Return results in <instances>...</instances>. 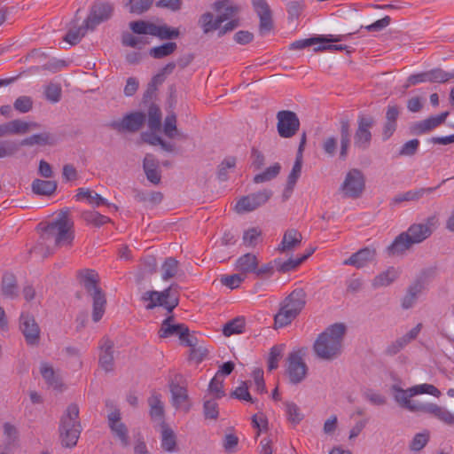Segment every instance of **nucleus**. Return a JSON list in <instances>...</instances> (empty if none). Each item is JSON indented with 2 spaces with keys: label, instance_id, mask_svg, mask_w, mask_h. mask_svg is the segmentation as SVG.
I'll return each mask as SVG.
<instances>
[{
  "label": "nucleus",
  "instance_id": "nucleus-1",
  "mask_svg": "<svg viewBox=\"0 0 454 454\" xmlns=\"http://www.w3.org/2000/svg\"><path fill=\"white\" fill-rule=\"evenodd\" d=\"M345 332L343 324H333L321 333L313 345L317 357L325 361L336 359L342 351Z\"/></svg>",
  "mask_w": 454,
  "mask_h": 454
},
{
  "label": "nucleus",
  "instance_id": "nucleus-2",
  "mask_svg": "<svg viewBox=\"0 0 454 454\" xmlns=\"http://www.w3.org/2000/svg\"><path fill=\"white\" fill-rule=\"evenodd\" d=\"M74 238V222L68 211H61L43 229L40 239L47 247H65L71 245Z\"/></svg>",
  "mask_w": 454,
  "mask_h": 454
},
{
  "label": "nucleus",
  "instance_id": "nucleus-3",
  "mask_svg": "<svg viewBox=\"0 0 454 454\" xmlns=\"http://www.w3.org/2000/svg\"><path fill=\"white\" fill-rule=\"evenodd\" d=\"M81 286L92 299V320L98 323L106 312V298L99 286L98 274L93 270H82L78 272Z\"/></svg>",
  "mask_w": 454,
  "mask_h": 454
},
{
  "label": "nucleus",
  "instance_id": "nucleus-4",
  "mask_svg": "<svg viewBox=\"0 0 454 454\" xmlns=\"http://www.w3.org/2000/svg\"><path fill=\"white\" fill-rule=\"evenodd\" d=\"M307 303V293L303 288L294 289L280 303L278 313L274 316L276 328L290 325L303 310Z\"/></svg>",
  "mask_w": 454,
  "mask_h": 454
},
{
  "label": "nucleus",
  "instance_id": "nucleus-5",
  "mask_svg": "<svg viewBox=\"0 0 454 454\" xmlns=\"http://www.w3.org/2000/svg\"><path fill=\"white\" fill-rule=\"evenodd\" d=\"M59 439L61 445L65 448H73L77 444L82 432V426L79 419V407L75 403L67 406L66 411L60 418Z\"/></svg>",
  "mask_w": 454,
  "mask_h": 454
},
{
  "label": "nucleus",
  "instance_id": "nucleus-6",
  "mask_svg": "<svg viewBox=\"0 0 454 454\" xmlns=\"http://www.w3.org/2000/svg\"><path fill=\"white\" fill-rule=\"evenodd\" d=\"M393 395L395 402L403 408L411 411H419L422 403L412 401L411 397L419 394H428L438 397L441 395L440 390L431 384H421L410 387L406 390L394 385L392 387Z\"/></svg>",
  "mask_w": 454,
  "mask_h": 454
},
{
  "label": "nucleus",
  "instance_id": "nucleus-7",
  "mask_svg": "<svg viewBox=\"0 0 454 454\" xmlns=\"http://www.w3.org/2000/svg\"><path fill=\"white\" fill-rule=\"evenodd\" d=\"M365 188V177L358 168L350 169L340 186V191L344 198L357 199Z\"/></svg>",
  "mask_w": 454,
  "mask_h": 454
},
{
  "label": "nucleus",
  "instance_id": "nucleus-8",
  "mask_svg": "<svg viewBox=\"0 0 454 454\" xmlns=\"http://www.w3.org/2000/svg\"><path fill=\"white\" fill-rule=\"evenodd\" d=\"M142 301L148 302L145 305L146 309H153L157 306L164 307L168 312L178 305V299L171 292V286L162 292L147 291L143 294Z\"/></svg>",
  "mask_w": 454,
  "mask_h": 454
},
{
  "label": "nucleus",
  "instance_id": "nucleus-9",
  "mask_svg": "<svg viewBox=\"0 0 454 454\" xmlns=\"http://www.w3.org/2000/svg\"><path fill=\"white\" fill-rule=\"evenodd\" d=\"M375 125V119L371 115L360 114L357 117V129L354 135V145L360 150L370 147L372 135L371 129Z\"/></svg>",
  "mask_w": 454,
  "mask_h": 454
},
{
  "label": "nucleus",
  "instance_id": "nucleus-10",
  "mask_svg": "<svg viewBox=\"0 0 454 454\" xmlns=\"http://www.w3.org/2000/svg\"><path fill=\"white\" fill-rule=\"evenodd\" d=\"M272 195L273 192L271 190L264 189L262 191L243 196L236 203L235 209L239 214L254 211L266 204Z\"/></svg>",
  "mask_w": 454,
  "mask_h": 454
},
{
  "label": "nucleus",
  "instance_id": "nucleus-11",
  "mask_svg": "<svg viewBox=\"0 0 454 454\" xmlns=\"http://www.w3.org/2000/svg\"><path fill=\"white\" fill-rule=\"evenodd\" d=\"M308 374V366L299 351L291 352L287 357L286 375L289 381L297 385L303 381Z\"/></svg>",
  "mask_w": 454,
  "mask_h": 454
},
{
  "label": "nucleus",
  "instance_id": "nucleus-12",
  "mask_svg": "<svg viewBox=\"0 0 454 454\" xmlns=\"http://www.w3.org/2000/svg\"><path fill=\"white\" fill-rule=\"evenodd\" d=\"M438 225V217L435 215L425 219L424 223H413L406 231L411 242L419 244L429 238Z\"/></svg>",
  "mask_w": 454,
  "mask_h": 454
},
{
  "label": "nucleus",
  "instance_id": "nucleus-13",
  "mask_svg": "<svg viewBox=\"0 0 454 454\" xmlns=\"http://www.w3.org/2000/svg\"><path fill=\"white\" fill-rule=\"evenodd\" d=\"M277 120L278 133L283 138H290L299 130L300 120L296 114L292 111H279L277 114Z\"/></svg>",
  "mask_w": 454,
  "mask_h": 454
},
{
  "label": "nucleus",
  "instance_id": "nucleus-14",
  "mask_svg": "<svg viewBox=\"0 0 454 454\" xmlns=\"http://www.w3.org/2000/svg\"><path fill=\"white\" fill-rule=\"evenodd\" d=\"M145 121V114L140 112L130 113L121 120H114L107 127L118 132H136L139 130Z\"/></svg>",
  "mask_w": 454,
  "mask_h": 454
},
{
  "label": "nucleus",
  "instance_id": "nucleus-15",
  "mask_svg": "<svg viewBox=\"0 0 454 454\" xmlns=\"http://www.w3.org/2000/svg\"><path fill=\"white\" fill-rule=\"evenodd\" d=\"M114 12V5L107 2H96L85 20L87 28L94 30L100 23L108 20Z\"/></svg>",
  "mask_w": 454,
  "mask_h": 454
},
{
  "label": "nucleus",
  "instance_id": "nucleus-16",
  "mask_svg": "<svg viewBox=\"0 0 454 454\" xmlns=\"http://www.w3.org/2000/svg\"><path fill=\"white\" fill-rule=\"evenodd\" d=\"M121 419V411L118 409H114L107 415L108 426L111 432L120 440L123 447H128L129 445L128 428Z\"/></svg>",
  "mask_w": 454,
  "mask_h": 454
},
{
  "label": "nucleus",
  "instance_id": "nucleus-17",
  "mask_svg": "<svg viewBox=\"0 0 454 454\" xmlns=\"http://www.w3.org/2000/svg\"><path fill=\"white\" fill-rule=\"evenodd\" d=\"M354 33H348L346 35H321L318 37H311L307 39H301L296 40L293 42L289 49L294 51L302 50L307 47L315 45L318 43H328V42H342V41H348V38H350Z\"/></svg>",
  "mask_w": 454,
  "mask_h": 454
},
{
  "label": "nucleus",
  "instance_id": "nucleus-18",
  "mask_svg": "<svg viewBox=\"0 0 454 454\" xmlns=\"http://www.w3.org/2000/svg\"><path fill=\"white\" fill-rule=\"evenodd\" d=\"M20 322L27 343L31 346L36 345L40 339V329L34 317L22 314Z\"/></svg>",
  "mask_w": 454,
  "mask_h": 454
},
{
  "label": "nucleus",
  "instance_id": "nucleus-19",
  "mask_svg": "<svg viewBox=\"0 0 454 454\" xmlns=\"http://www.w3.org/2000/svg\"><path fill=\"white\" fill-rule=\"evenodd\" d=\"M99 365L106 372L114 370V342L107 337L100 340L99 344Z\"/></svg>",
  "mask_w": 454,
  "mask_h": 454
},
{
  "label": "nucleus",
  "instance_id": "nucleus-20",
  "mask_svg": "<svg viewBox=\"0 0 454 454\" xmlns=\"http://www.w3.org/2000/svg\"><path fill=\"white\" fill-rule=\"evenodd\" d=\"M254 9L260 18V32L264 35L272 28L270 8L266 0H252Z\"/></svg>",
  "mask_w": 454,
  "mask_h": 454
},
{
  "label": "nucleus",
  "instance_id": "nucleus-21",
  "mask_svg": "<svg viewBox=\"0 0 454 454\" xmlns=\"http://www.w3.org/2000/svg\"><path fill=\"white\" fill-rule=\"evenodd\" d=\"M422 328L421 324H418L403 336L396 339L387 345L385 353L387 356H395L403 350L409 343L416 340Z\"/></svg>",
  "mask_w": 454,
  "mask_h": 454
},
{
  "label": "nucleus",
  "instance_id": "nucleus-22",
  "mask_svg": "<svg viewBox=\"0 0 454 454\" xmlns=\"http://www.w3.org/2000/svg\"><path fill=\"white\" fill-rule=\"evenodd\" d=\"M171 392V403L176 409L189 410L187 388L176 381H172L169 385Z\"/></svg>",
  "mask_w": 454,
  "mask_h": 454
},
{
  "label": "nucleus",
  "instance_id": "nucleus-23",
  "mask_svg": "<svg viewBox=\"0 0 454 454\" xmlns=\"http://www.w3.org/2000/svg\"><path fill=\"white\" fill-rule=\"evenodd\" d=\"M376 251L373 248L364 247L353 254L343 262L344 265H351L357 269L366 266L375 259Z\"/></svg>",
  "mask_w": 454,
  "mask_h": 454
},
{
  "label": "nucleus",
  "instance_id": "nucleus-24",
  "mask_svg": "<svg viewBox=\"0 0 454 454\" xmlns=\"http://www.w3.org/2000/svg\"><path fill=\"white\" fill-rule=\"evenodd\" d=\"M187 331V326L184 324H176L173 316L168 317L161 323L159 330L160 338H168L170 336L183 337Z\"/></svg>",
  "mask_w": 454,
  "mask_h": 454
},
{
  "label": "nucleus",
  "instance_id": "nucleus-25",
  "mask_svg": "<svg viewBox=\"0 0 454 454\" xmlns=\"http://www.w3.org/2000/svg\"><path fill=\"white\" fill-rule=\"evenodd\" d=\"M441 184L435 187H420L413 190L407 191L403 193H399L393 198V203L399 204L404 201H419L425 196H427L436 191Z\"/></svg>",
  "mask_w": 454,
  "mask_h": 454
},
{
  "label": "nucleus",
  "instance_id": "nucleus-26",
  "mask_svg": "<svg viewBox=\"0 0 454 454\" xmlns=\"http://www.w3.org/2000/svg\"><path fill=\"white\" fill-rule=\"evenodd\" d=\"M399 107L395 105H388L386 110V121L383 126V140L389 139L397 127V119L399 117Z\"/></svg>",
  "mask_w": 454,
  "mask_h": 454
},
{
  "label": "nucleus",
  "instance_id": "nucleus-27",
  "mask_svg": "<svg viewBox=\"0 0 454 454\" xmlns=\"http://www.w3.org/2000/svg\"><path fill=\"white\" fill-rule=\"evenodd\" d=\"M419 412L431 414L445 424H454V415L446 408L439 406L435 403H423Z\"/></svg>",
  "mask_w": 454,
  "mask_h": 454
},
{
  "label": "nucleus",
  "instance_id": "nucleus-28",
  "mask_svg": "<svg viewBox=\"0 0 454 454\" xmlns=\"http://www.w3.org/2000/svg\"><path fill=\"white\" fill-rule=\"evenodd\" d=\"M143 168L149 182L153 184H159L160 183L161 175L159 170L158 160L153 154H146L145 156Z\"/></svg>",
  "mask_w": 454,
  "mask_h": 454
},
{
  "label": "nucleus",
  "instance_id": "nucleus-29",
  "mask_svg": "<svg viewBox=\"0 0 454 454\" xmlns=\"http://www.w3.org/2000/svg\"><path fill=\"white\" fill-rule=\"evenodd\" d=\"M449 114L450 113L446 111L438 115L430 116L423 121L417 122L414 126V129L418 134L427 133L442 124Z\"/></svg>",
  "mask_w": 454,
  "mask_h": 454
},
{
  "label": "nucleus",
  "instance_id": "nucleus-30",
  "mask_svg": "<svg viewBox=\"0 0 454 454\" xmlns=\"http://www.w3.org/2000/svg\"><path fill=\"white\" fill-rule=\"evenodd\" d=\"M258 264L259 261L256 255L251 253H247L237 259L235 270L246 277L247 274L254 273Z\"/></svg>",
  "mask_w": 454,
  "mask_h": 454
},
{
  "label": "nucleus",
  "instance_id": "nucleus-31",
  "mask_svg": "<svg viewBox=\"0 0 454 454\" xmlns=\"http://www.w3.org/2000/svg\"><path fill=\"white\" fill-rule=\"evenodd\" d=\"M399 277V271L395 267H389L386 270L378 274L372 282L373 288H380L390 286Z\"/></svg>",
  "mask_w": 454,
  "mask_h": 454
},
{
  "label": "nucleus",
  "instance_id": "nucleus-32",
  "mask_svg": "<svg viewBox=\"0 0 454 454\" xmlns=\"http://www.w3.org/2000/svg\"><path fill=\"white\" fill-rule=\"evenodd\" d=\"M301 239L302 236L301 232L295 229H289L284 233L282 241L278 246V250L280 252L290 251L299 246Z\"/></svg>",
  "mask_w": 454,
  "mask_h": 454
},
{
  "label": "nucleus",
  "instance_id": "nucleus-33",
  "mask_svg": "<svg viewBox=\"0 0 454 454\" xmlns=\"http://www.w3.org/2000/svg\"><path fill=\"white\" fill-rule=\"evenodd\" d=\"M148 404L150 406V417L153 420L163 421L164 418V404L161 401V395L157 393H153L148 398Z\"/></svg>",
  "mask_w": 454,
  "mask_h": 454
},
{
  "label": "nucleus",
  "instance_id": "nucleus-34",
  "mask_svg": "<svg viewBox=\"0 0 454 454\" xmlns=\"http://www.w3.org/2000/svg\"><path fill=\"white\" fill-rule=\"evenodd\" d=\"M413 243L407 232L399 234L392 244L387 247L389 254L395 255L401 254L412 247Z\"/></svg>",
  "mask_w": 454,
  "mask_h": 454
},
{
  "label": "nucleus",
  "instance_id": "nucleus-35",
  "mask_svg": "<svg viewBox=\"0 0 454 454\" xmlns=\"http://www.w3.org/2000/svg\"><path fill=\"white\" fill-rule=\"evenodd\" d=\"M214 9L217 12V16L221 20L222 23L231 19L238 11V8L229 0H219L215 2Z\"/></svg>",
  "mask_w": 454,
  "mask_h": 454
},
{
  "label": "nucleus",
  "instance_id": "nucleus-36",
  "mask_svg": "<svg viewBox=\"0 0 454 454\" xmlns=\"http://www.w3.org/2000/svg\"><path fill=\"white\" fill-rule=\"evenodd\" d=\"M32 191L38 195L50 196L55 192L57 184L54 181L35 179L32 183Z\"/></svg>",
  "mask_w": 454,
  "mask_h": 454
},
{
  "label": "nucleus",
  "instance_id": "nucleus-37",
  "mask_svg": "<svg viewBox=\"0 0 454 454\" xmlns=\"http://www.w3.org/2000/svg\"><path fill=\"white\" fill-rule=\"evenodd\" d=\"M2 293L7 297L13 299L18 295L17 281L14 275L5 273L2 278Z\"/></svg>",
  "mask_w": 454,
  "mask_h": 454
},
{
  "label": "nucleus",
  "instance_id": "nucleus-38",
  "mask_svg": "<svg viewBox=\"0 0 454 454\" xmlns=\"http://www.w3.org/2000/svg\"><path fill=\"white\" fill-rule=\"evenodd\" d=\"M176 435L173 430L165 424L161 423V447L168 452H173L176 450Z\"/></svg>",
  "mask_w": 454,
  "mask_h": 454
},
{
  "label": "nucleus",
  "instance_id": "nucleus-39",
  "mask_svg": "<svg viewBox=\"0 0 454 454\" xmlns=\"http://www.w3.org/2000/svg\"><path fill=\"white\" fill-rule=\"evenodd\" d=\"M164 134L168 138H174L178 137L182 139H186L187 136L182 132H179L176 128V116L175 114H168L164 121L163 125Z\"/></svg>",
  "mask_w": 454,
  "mask_h": 454
},
{
  "label": "nucleus",
  "instance_id": "nucleus-40",
  "mask_svg": "<svg viewBox=\"0 0 454 454\" xmlns=\"http://www.w3.org/2000/svg\"><path fill=\"white\" fill-rule=\"evenodd\" d=\"M179 271V262L174 257H168L161 265V278L164 281L175 278Z\"/></svg>",
  "mask_w": 454,
  "mask_h": 454
},
{
  "label": "nucleus",
  "instance_id": "nucleus-41",
  "mask_svg": "<svg viewBox=\"0 0 454 454\" xmlns=\"http://www.w3.org/2000/svg\"><path fill=\"white\" fill-rule=\"evenodd\" d=\"M82 219L90 225L100 227L110 222V218L94 210L83 211L81 214Z\"/></svg>",
  "mask_w": 454,
  "mask_h": 454
},
{
  "label": "nucleus",
  "instance_id": "nucleus-42",
  "mask_svg": "<svg viewBox=\"0 0 454 454\" xmlns=\"http://www.w3.org/2000/svg\"><path fill=\"white\" fill-rule=\"evenodd\" d=\"M350 145V129L348 121H342L340 123V158L346 159L348 147Z\"/></svg>",
  "mask_w": 454,
  "mask_h": 454
},
{
  "label": "nucleus",
  "instance_id": "nucleus-43",
  "mask_svg": "<svg viewBox=\"0 0 454 454\" xmlns=\"http://www.w3.org/2000/svg\"><path fill=\"white\" fill-rule=\"evenodd\" d=\"M244 328L245 319L239 317L226 323L223 326V333L225 336L229 337L243 333Z\"/></svg>",
  "mask_w": 454,
  "mask_h": 454
},
{
  "label": "nucleus",
  "instance_id": "nucleus-44",
  "mask_svg": "<svg viewBox=\"0 0 454 454\" xmlns=\"http://www.w3.org/2000/svg\"><path fill=\"white\" fill-rule=\"evenodd\" d=\"M161 126V112L154 104L151 105L148 109V127L152 131H156Z\"/></svg>",
  "mask_w": 454,
  "mask_h": 454
},
{
  "label": "nucleus",
  "instance_id": "nucleus-45",
  "mask_svg": "<svg viewBox=\"0 0 454 454\" xmlns=\"http://www.w3.org/2000/svg\"><path fill=\"white\" fill-rule=\"evenodd\" d=\"M201 24V27L203 28L204 33H208L213 30H215L220 27L222 22L221 20L216 16L214 18V15L211 12H206L200 17V20Z\"/></svg>",
  "mask_w": 454,
  "mask_h": 454
},
{
  "label": "nucleus",
  "instance_id": "nucleus-46",
  "mask_svg": "<svg viewBox=\"0 0 454 454\" xmlns=\"http://www.w3.org/2000/svg\"><path fill=\"white\" fill-rule=\"evenodd\" d=\"M40 372L47 384L53 388H59L60 386L58 377L55 375L53 368L47 363H43L40 366Z\"/></svg>",
  "mask_w": 454,
  "mask_h": 454
},
{
  "label": "nucleus",
  "instance_id": "nucleus-47",
  "mask_svg": "<svg viewBox=\"0 0 454 454\" xmlns=\"http://www.w3.org/2000/svg\"><path fill=\"white\" fill-rule=\"evenodd\" d=\"M280 168L281 167L279 163H275L274 165L267 168L263 172L255 175L254 182L255 184H261L270 181L279 174Z\"/></svg>",
  "mask_w": 454,
  "mask_h": 454
},
{
  "label": "nucleus",
  "instance_id": "nucleus-48",
  "mask_svg": "<svg viewBox=\"0 0 454 454\" xmlns=\"http://www.w3.org/2000/svg\"><path fill=\"white\" fill-rule=\"evenodd\" d=\"M284 404L288 421L294 425L299 424L302 420L303 415L298 405L293 402H286Z\"/></svg>",
  "mask_w": 454,
  "mask_h": 454
},
{
  "label": "nucleus",
  "instance_id": "nucleus-49",
  "mask_svg": "<svg viewBox=\"0 0 454 454\" xmlns=\"http://www.w3.org/2000/svg\"><path fill=\"white\" fill-rule=\"evenodd\" d=\"M151 32L152 35L157 36L162 40L176 38L179 35V31L177 29L171 28L166 25L157 26L154 24Z\"/></svg>",
  "mask_w": 454,
  "mask_h": 454
},
{
  "label": "nucleus",
  "instance_id": "nucleus-50",
  "mask_svg": "<svg viewBox=\"0 0 454 454\" xmlns=\"http://www.w3.org/2000/svg\"><path fill=\"white\" fill-rule=\"evenodd\" d=\"M176 43L173 42L163 43L150 50V55L154 59H161L172 54L176 50Z\"/></svg>",
  "mask_w": 454,
  "mask_h": 454
},
{
  "label": "nucleus",
  "instance_id": "nucleus-51",
  "mask_svg": "<svg viewBox=\"0 0 454 454\" xmlns=\"http://www.w3.org/2000/svg\"><path fill=\"white\" fill-rule=\"evenodd\" d=\"M88 30H90V28H87L86 23L84 21L82 26L69 29L64 39L68 43L75 45L86 35Z\"/></svg>",
  "mask_w": 454,
  "mask_h": 454
},
{
  "label": "nucleus",
  "instance_id": "nucleus-52",
  "mask_svg": "<svg viewBox=\"0 0 454 454\" xmlns=\"http://www.w3.org/2000/svg\"><path fill=\"white\" fill-rule=\"evenodd\" d=\"M429 439L430 434L427 430L416 434L410 443L411 450L419 452L427 444Z\"/></svg>",
  "mask_w": 454,
  "mask_h": 454
},
{
  "label": "nucleus",
  "instance_id": "nucleus-53",
  "mask_svg": "<svg viewBox=\"0 0 454 454\" xmlns=\"http://www.w3.org/2000/svg\"><path fill=\"white\" fill-rule=\"evenodd\" d=\"M236 166V159L234 157L225 158L218 166L217 177L220 181H226L229 176V170L233 169Z\"/></svg>",
  "mask_w": 454,
  "mask_h": 454
},
{
  "label": "nucleus",
  "instance_id": "nucleus-54",
  "mask_svg": "<svg viewBox=\"0 0 454 454\" xmlns=\"http://www.w3.org/2000/svg\"><path fill=\"white\" fill-rule=\"evenodd\" d=\"M301 166H302V158H298L296 156L293 168H292V170L288 176V178H287L288 189H290V192H293L294 187L298 178L301 176Z\"/></svg>",
  "mask_w": 454,
  "mask_h": 454
},
{
  "label": "nucleus",
  "instance_id": "nucleus-55",
  "mask_svg": "<svg viewBox=\"0 0 454 454\" xmlns=\"http://www.w3.org/2000/svg\"><path fill=\"white\" fill-rule=\"evenodd\" d=\"M246 277L240 274L239 272L232 274V275H223L220 278V282L222 285L231 288L235 289L238 288L242 282H244Z\"/></svg>",
  "mask_w": 454,
  "mask_h": 454
},
{
  "label": "nucleus",
  "instance_id": "nucleus-56",
  "mask_svg": "<svg viewBox=\"0 0 454 454\" xmlns=\"http://www.w3.org/2000/svg\"><path fill=\"white\" fill-rule=\"evenodd\" d=\"M283 346L276 345L270 348V352L268 358V369L273 371L278 367V362L282 357Z\"/></svg>",
  "mask_w": 454,
  "mask_h": 454
},
{
  "label": "nucleus",
  "instance_id": "nucleus-57",
  "mask_svg": "<svg viewBox=\"0 0 454 454\" xmlns=\"http://www.w3.org/2000/svg\"><path fill=\"white\" fill-rule=\"evenodd\" d=\"M429 82H446L451 79H454V72L449 73L442 69L435 68L428 71Z\"/></svg>",
  "mask_w": 454,
  "mask_h": 454
},
{
  "label": "nucleus",
  "instance_id": "nucleus-58",
  "mask_svg": "<svg viewBox=\"0 0 454 454\" xmlns=\"http://www.w3.org/2000/svg\"><path fill=\"white\" fill-rule=\"evenodd\" d=\"M261 231L257 228H250L243 234V244L247 247H254L258 244Z\"/></svg>",
  "mask_w": 454,
  "mask_h": 454
},
{
  "label": "nucleus",
  "instance_id": "nucleus-59",
  "mask_svg": "<svg viewBox=\"0 0 454 454\" xmlns=\"http://www.w3.org/2000/svg\"><path fill=\"white\" fill-rule=\"evenodd\" d=\"M208 390L215 399H220L224 396L225 393L223 390V380H221L216 374L210 381Z\"/></svg>",
  "mask_w": 454,
  "mask_h": 454
},
{
  "label": "nucleus",
  "instance_id": "nucleus-60",
  "mask_svg": "<svg viewBox=\"0 0 454 454\" xmlns=\"http://www.w3.org/2000/svg\"><path fill=\"white\" fill-rule=\"evenodd\" d=\"M44 96L45 98L51 102V103H57L61 98V87L58 83H49L45 87L44 90Z\"/></svg>",
  "mask_w": 454,
  "mask_h": 454
},
{
  "label": "nucleus",
  "instance_id": "nucleus-61",
  "mask_svg": "<svg viewBox=\"0 0 454 454\" xmlns=\"http://www.w3.org/2000/svg\"><path fill=\"white\" fill-rule=\"evenodd\" d=\"M301 262H302L300 259V257L297 259L290 258L285 262H282L281 260L274 261V264H275V267L277 268V270L278 271L284 272V273L296 269Z\"/></svg>",
  "mask_w": 454,
  "mask_h": 454
},
{
  "label": "nucleus",
  "instance_id": "nucleus-62",
  "mask_svg": "<svg viewBox=\"0 0 454 454\" xmlns=\"http://www.w3.org/2000/svg\"><path fill=\"white\" fill-rule=\"evenodd\" d=\"M231 397H234L240 401H247L254 403L255 401L252 398L249 391L248 386L246 381H242L241 385L236 387V389L231 393Z\"/></svg>",
  "mask_w": 454,
  "mask_h": 454
},
{
  "label": "nucleus",
  "instance_id": "nucleus-63",
  "mask_svg": "<svg viewBox=\"0 0 454 454\" xmlns=\"http://www.w3.org/2000/svg\"><path fill=\"white\" fill-rule=\"evenodd\" d=\"M153 0H129V12L141 14L146 12L153 4Z\"/></svg>",
  "mask_w": 454,
  "mask_h": 454
},
{
  "label": "nucleus",
  "instance_id": "nucleus-64",
  "mask_svg": "<svg viewBox=\"0 0 454 454\" xmlns=\"http://www.w3.org/2000/svg\"><path fill=\"white\" fill-rule=\"evenodd\" d=\"M154 24L144 20L132 21L129 23L130 29L137 35H151Z\"/></svg>",
  "mask_w": 454,
  "mask_h": 454
}]
</instances>
